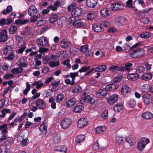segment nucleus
Here are the masks:
<instances>
[{"label": "nucleus", "instance_id": "nucleus-42", "mask_svg": "<svg viewBox=\"0 0 153 153\" xmlns=\"http://www.w3.org/2000/svg\"><path fill=\"white\" fill-rule=\"evenodd\" d=\"M150 87L148 84H145L142 86L141 88L142 91L143 92H147L149 91H150Z\"/></svg>", "mask_w": 153, "mask_h": 153}, {"label": "nucleus", "instance_id": "nucleus-27", "mask_svg": "<svg viewBox=\"0 0 153 153\" xmlns=\"http://www.w3.org/2000/svg\"><path fill=\"white\" fill-rule=\"evenodd\" d=\"M133 66V64L129 62H127L125 64V66H122L123 68L122 71H126L128 72H130L131 70V68Z\"/></svg>", "mask_w": 153, "mask_h": 153}, {"label": "nucleus", "instance_id": "nucleus-7", "mask_svg": "<svg viewBox=\"0 0 153 153\" xmlns=\"http://www.w3.org/2000/svg\"><path fill=\"white\" fill-rule=\"evenodd\" d=\"M76 2H73L68 7V11L71 12L72 15L76 16Z\"/></svg>", "mask_w": 153, "mask_h": 153}, {"label": "nucleus", "instance_id": "nucleus-14", "mask_svg": "<svg viewBox=\"0 0 153 153\" xmlns=\"http://www.w3.org/2000/svg\"><path fill=\"white\" fill-rule=\"evenodd\" d=\"M88 123L86 120L84 118L79 119L77 122V127L82 128L85 126Z\"/></svg>", "mask_w": 153, "mask_h": 153}, {"label": "nucleus", "instance_id": "nucleus-57", "mask_svg": "<svg viewBox=\"0 0 153 153\" xmlns=\"http://www.w3.org/2000/svg\"><path fill=\"white\" fill-rule=\"evenodd\" d=\"M88 46L87 45H85L81 46L80 48V50L83 53L88 50Z\"/></svg>", "mask_w": 153, "mask_h": 153}, {"label": "nucleus", "instance_id": "nucleus-26", "mask_svg": "<svg viewBox=\"0 0 153 153\" xmlns=\"http://www.w3.org/2000/svg\"><path fill=\"white\" fill-rule=\"evenodd\" d=\"M70 42L68 40L64 39H62L60 42L61 48H67L69 46Z\"/></svg>", "mask_w": 153, "mask_h": 153}, {"label": "nucleus", "instance_id": "nucleus-64", "mask_svg": "<svg viewBox=\"0 0 153 153\" xmlns=\"http://www.w3.org/2000/svg\"><path fill=\"white\" fill-rule=\"evenodd\" d=\"M122 78V76L121 75H119L114 79L113 81L114 82H119L121 81Z\"/></svg>", "mask_w": 153, "mask_h": 153}, {"label": "nucleus", "instance_id": "nucleus-21", "mask_svg": "<svg viewBox=\"0 0 153 153\" xmlns=\"http://www.w3.org/2000/svg\"><path fill=\"white\" fill-rule=\"evenodd\" d=\"M106 129V127L105 126H98L95 128V130L97 134H101L105 131Z\"/></svg>", "mask_w": 153, "mask_h": 153}, {"label": "nucleus", "instance_id": "nucleus-63", "mask_svg": "<svg viewBox=\"0 0 153 153\" xmlns=\"http://www.w3.org/2000/svg\"><path fill=\"white\" fill-rule=\"evenodd\" d=\"M14 77V75L12 74H9L5 75L4 76V79H8L13 78Z\"/></svg>", "mask_w": 153, "mask_h": 153}, {"label": "nucleus", "instance_id": "nucleus-18", "mask_svg": "<svg viewBox=\"0 0 153 153\" xmlns=\"http://www.w3.org/2000/svg\"><path fill=\"white\" fill-rule=\"evenodd\" d=\"M118 85L117 84L115 83L111 84L106 85L105 87V89L107 90L111 91L115 90L118 88Z\"/></svg>", "mask_w": 153, "mask_h": 153}, {"label": "nucleus", "instance_id": "nucleus-1", "mask_svg": "<svg viewBox=\"0 0 153 153\" xmlns=\"http://www.w3.org/2000/svg\"><path fill=\"white\" fill-rule=\"evenodd\" d=\"M145 54V50L140 48L137 49L132 51L131 55L133 58H139L144 56Z\"/></svg>", "mask_w": 153, "mask_h": 153}, {"label": "nucleus", "instance_id": "nucleus-44", "mask_svg": "<svg viewBox=\"0 0 153 153\" xmlns=\"http://www.w3.org/2000/svg\"><path fill=\"white\" fill-rule=\"evenodd\" d=\"M85 139V136L83 134L77 135V145L78 143H80L83 142Z\"/></svg>", "mask_w": 153, "mask_h": 153}, {"label": "nucleus", "instance_id": "nucleus-4", "mask_svg": "<svg viewBox=\"0 0 153 153\" xmlns=\"http://www.w3.org/2000/svg\"><path fill=\"white\" fill-rule=\"evenodd\" d=\"M149 143L150 140L149 138H143L139 140L137 148L140 151H142L145 147L146 145Z\"/></svg>", "mask_w": 153, "mask_h": 153}, {"label": "nucleus", "instance_id": "nucleus-51", "mask_svg": "<svg viewBox=\"0 0 153 153\" xmlns=\"http://www.w3.org/2000/svg\"><path fill=\"white\" fill-rule=\"evenodd\" d=\"M150 33L148 32L144 33H140L139 34V36L141 38L144 39H147L150 37Z\"/></svg>", "mask_w": 153, "mask_h": 153}, {"label": "nucleus", "instance_id": "nucleus-31", "mask_svg": "<svg viewBox=\"0 0 153 153\" xmlns=\"http://www.w3.org/2000/svg\"><path fill=\"white\" fill-rule=\"evenodd\" d=\"M130 88L127 85H123L121 89V93L123 94H126L130 91Z\"/></svg>", "mask_w": 153, "mask_h": 153}, {"label": "nucleus", "instance_id": "nucleus-33", "mask_svg": "<svg viewBox=\"0 0 153 153\" xmlns=\"http://www.w3.org/2000/svg\"><path fill=\"white\" fill-rule=\"evenodd\" d=\"M49 102L51 103V108L53 109H55L56 108V103L55 102V99L53 97H50L49 99Z\"/></svg>", "mask_w": 153, "mask_h": 153}, {"label": "nucleus", "instance_id": "nucleus-59", "mask_svg": "<svg viewBox=\"0 0 153 153\" xmlns=\"http://www.w3.org/2000/svg\"><path fill=\"white\" fill-rule=\"evenodd\" d=\"M69 21L70 24H72L73 26L76 25V20H75V18L74 17H72L69 18Z\"/></svg>", "mask_w": 153, "mask_h": 153}, {"label": "nucleus", "instance_id": "nucleus-43", "mask_svg": "<svg viewBox=\"0 0 153 153\" xmlns=\"http://www.w3.org/2000/svg\"><path fill=\"white\" fill-rule=\"evenodd\" d=\"M26 88L23 91V94L25 95H27L30 89V85L28 82H26Z\"/></svg>", "mask_w": 153, "mask_h": 153}, {"label": "nucleus", "instance_id": "nucleus-53", "mask_svg": "<svg viewBox=\"0 0 153 153\" xmlns=\"http://www.w3.org/2000/svg\"><path fill=\"white\" fill-rule=\"evenodd\" d=\"M12 10V6L9 5L8 6L6 9H4L3 11V14L4 15L7 14L10 12Z\"/></svg>", "mask_w": 153, "mask_h": 153}, {"label": "nucleus", "instance_id": "nucleus-38", "mask_svg": "<svg viewBox=\"0 0 153 153\" xmlns=\"http://www.w3.org/2000/svg\"><path fill=\"white\" fill-rule=\"evenodd\" d=\"M29 20L28 19H24L23 20L19 19L16 20L15 21V23L17 25H24L26 24L28 22Z\"/></svg>", "mask_w": 153, "mask_h": 153}, {"label": "nucleus", "instance_id": "nucleus-24", "mask_svg": "<svg viewBox=\"0 0 153 153\" xmlns=\"http://www.w3.org/2000/svg\"><path fill=\"white\" fill-rule=\"evenodd\" d=\"M13 22L12 19L11 18L1 19L0 20V25H5L10 24Z\"/></svg>", "mask_w": 153, "mask_h": 153}, {"label": "nucleus", "instance_id": "nucleus-23", "mask_svg": "<svg viewBox=\"0 0 153 153\" xmlns=\"http://www.w3.org/2000/svg\"><path fill=\"white\" fill-rule=\"evenodd\" d=\"M76 102V100L75 98H73L68 100L66 103V106L67 108H71L73 107Z\"/></svg>", "mask_w": 153, "mask_h": 153}, {"label": "nucleus", "instance_id": "nucleus-30", "mask_svg": "<svg viewBox=\"0 0 153 153\" xmlns=\"http://www.w3.org/2000/svg\"><path fill=\"white\" fill-rule=\"evenodd\" d=\"M54 150L56 151L63 152L65 153L67 151V148L65 146H58L55 148Z\"/></svg>", "mask_w": 153, "mask_h": 153}, {"label": "nucleus", "instance_id": "nucleus-10", "mask_svg": "<svg viewBox=\"0 0 153 153\" xmlns=\"http://www.w3.org/2000/svg\"><path fill=\"white\" fill-rule=\"evenodd\" d=\"M7 31V30H2L0 33V42H5L8 39Z\"/></svg>", "mask_w": 153, "mask_h": 153}, {"label": "nucleus", "instance_id": "nucleus-19", "mask_svg": "<svg viewBox=\"0 0 153 153\" xmlns=\"http://www.w3.org/2000/svg\"><path fill=\"white\" fill-rule=\"evenodd\" d=\"M107 68L106 66L103 65H100L96 68H94L95 72H102L105 71Z\"/></svg>", "mask_w": 153, "mask_h": 153}, {"label": "nucleus", "instance_id": "nucleus-9", "mask_svg": "<svg viewBox=\"0 0 153 153\" xmlns=\"http://www.w3.org/2000/svg\"><path fill=\"white\" fill-rule=\"evenodd\" d=\"M36 105L39 109L42 110L46 107V103L42 99H39L36 101Z\"/></svg>", "mask_w": 153, "mask_h": 153}, {"label": "nucleus", "instance_id": "nucleus-28", "mask_svg": "<svg viewBox=\"0 0 153 153\" xmlns=\"http://www.w3.org/2000/svg\"><path fill=\"white\" fill-rule=\"evenodd\" d=\"M43 85L44 83L43 82L40 80L36 81L32 84V85L33 86H36V87L37 89L41 88Z\"/></svg>", "mask_w": 153, "mask_h": 153}, {"label": "nucleus", "instance_id": "nucleus-15", "mask_svg": "<svg viewBox=\"0 0 153 153\" xmlns=\"http://www.w3.org/2000/svg\"><path fill=\"white\" fill-rule=\"evenodd\" d=\"M37 13V10L34 5H30L28 9V13L30 16L34 15Z\"/></svg>", "mask_w": 153, "mask_h": 153}, {"label": "nucleus", "instance_id": "nucleus-35", "mask_svg": "<svg viewBox=\"0 0 153 153\" xmlns=\"http://www.w3.org/2000/svg\"><path fill=\"white\" fill-rule=\"evenodd\" d=\"M58 16L56 14H53L51 16L49 19V22L50 23H53L58 19Z\"/></svg>", "mask_w": 153, "mask_h": 153}, {"label": "nucleus", "instance_id": "nucleus-32", "mask_svg": "<svg viewBox=\"0 0 153 153\" xmlns=\"http://www.w3.org/2000/svg\"><path fill=\"white\" fill-rule=\"evenodd\" d=\"M123 108L122 104L118 103L114 105V111L119 112L123 109Z\"/></svg>", "mask_w": 153, "mask_h": 153}, {"label": "nucleus", "instance_id": "nucleus-50", "mask_svg": "<svg viewBox=\"0 0 153 153\" xmlns=\"http://www.w3.org/2000/svg\"><path fill=\"white\" fill-rule=\"evenodd\" d=\"M82 91V88L79 85H77V96L79 95L81 96V94H82V96H85L86 95V94L85 92L83 91L81 92Z\"/></svg>", "mask_w": 153, "mask_h": 153}, {"label": "nucleus", "instance_id": "nucleus-8", "mask_svg": "<svg viewBox=\"0 0 153 153\" xmlns=\"http://www.w3.org/2000/svg\"><path fill=\"white\" fill-rule=\"evenodd\" d=\"M111 9L114 11L120 10H123L124 6L122 4L119 3H114L111 5Z\"/></svg>", "mask_w": 153, "mask_h": 153}, {"label": "nucleus", "instance_id": "nucleus-54", "mask_svg": "<svg viewBox=\"0 0 153 153\" xmlns=\"http://www.w3.org/2000/svg\"><path fill=\"white\" fill-rule=\"evenodd\" d=\"M85 26V24L82 22V19H77V28H83Z\"/></svg>", "mask_w": 153, "mask_h": 153}, {"label": "nucleus", "instance_id": "nucleus-62", "mask_svg": "<svg viewBox=\"0 0 153 153\" xmlns=\"http://www.w3.org/2000/svg\"><path fill=\"white\" fill-rule=\"evenodd\" d=\"M17 29V27L12 26L9 29V31L10 34H13L16 32Z\"/></svg>", "mask_w": 153, "mask_h": 153}, {"label": "nucleus", "instance_id": "nucleus-52", "mask_svg": "<svg viewBox=\"0 0 153 153\" xmlns=\"http://www.w3.org/2000/svg\"><path fill=\"white\" fill-rule=\"evenodd\" d=\"M108 111L105 110L102 111L101 113V117L104 120L106 119L108 117Z\"/></svg>", "mask_w": 153, "mask_h": 153}, {"label": "nucleus", "instance_id": "nucleus-11", "mask_svg": "<svg viewBox=\"0 0 153 153\" xmlns=\"http://www.w3.org/2000/svg\"><path fill=\"white\" fill-rule=\"evenodd\" d=\"M143 98L144 103L146 105L149 104L152 101V97L148 94H144L143 96Z\"/></svg>", "mask_w": 153, "mask_h": 153}, {"label": "nucleus", "instance_id": "nucleus-16", "mask_svg": "<svg viewBox=\"0 0 153 153\" xmlns=\"http://www.w3.org/2000/svg\"><path fill=\"white\" fill-rule=\"evenodd\" d=\"M108 94L107 91L105 89H100L97 93V96L101 98H102L106 96Z\"/></svg>", "mask_w": 153, "mask_h": 153}, {"label": "nucleus", "instance_id": "nucleus-5", "mask_svg": "<svg viewBox=\"0 0 153 153\" xmlns=\"http://www.w3.org/2000/svg\"><path fill=\"white\" fill-rule=\"evenodd\" d=\"M92 30L96 33L101 32L104 30L102 25L98 23H95L92 25Z\"/></svg>", "mask_w": 153, "mask_h": 153}, {"label": "nucleus", "instance_id": "nucleus-2", "mask_svg": "<svg viewBox=\"0 0 153 153\" xmlns=\"http://www.w3.org/2000/svg\"><path fill=\"white\" fill-rule=\"evenodd\" d=\"M36 42L38 45L44 47L48 46L49 45L48 39L44 36L37 38Z\"/></svg>", "mask_w": 153, "mask_h": 153}, {"label": "nucleus", "instance_id": "nucleus-45", "mask_svg": "<svg viewBox=\"0 0 153 153\" xmlns=\"http://www.w3.org/2000/svg\"><path fill=\"white\" fill-rule=\"evenodd\" d=\"M64 98V94L62 93H60L56 96V100L57 102L59 103L61 102Z\"/></svg>", "mask_w": 153, "mask_h": 153}, {"label": "nucleus", "instance_id": "nucleus-37", "mask_svg": "<svg viewBox=\"0 0 153 153\" xmlns=\"http://www.w3.org/2000/svg\"><path fill=\"white\" fill-rule=\"evenodd\" d=\"M96 17V13L94 12H92L88 13L86 17L88 20H91L94 19Z\"/></svg>", "mask_w": 153, "mask_h": 153}, {"label": "nucleus", "instance_id": "nucleus-61", "mask_svg": "<svg viewBox=\"0 0 153 153\" xmlns=\"http://www.w3.org/2000/svg\"><path fill=\"white\" fill-rule=\"evenodd\" d=\"M49 49L45 47H41L39 48V52L42 54L44 53L47 52Z\"/></svg>", "mask_w": 153, "mask_h": 153}, {"label": "nucleus", "instance_id": "nucleus-36", "mask_svg": "<svg viewBox=\"0 0 153 153\" xmlns=\"http://www.w3.org/2000/svg\"><path fill=\"white\" fill-rule=\"evenodd\" d=\"M131 137H129L127 138H125V142H126L128 143L130 146H133L135 142V140L134 139H131Z\"/></svg>", "mask_w": 153, "mask_h": 153}, {"label": "nucleus", "instance_id": "nucleus-25", "mask_svg": "<svg viewBox=\"0 0 153 153\" xmlns=\"http://www.w3.org/2000/svg\"><path fill=\"white\" fill-rule=\"evenodd\" d=\"M118 98L117 95L116 94H113L111 96L110 99L108 100V101L111 104L114 103L117 101Z\"/></svg>", "mask_w": 153, "mask_h": 153}, {"label": "nucleus", "instance_id": "nucleus-3", "mask_svg": "<svg viewBox=\"0 0 153 153\" xmlns=\"http://www.w3.org/2000/svg\"><path fill=\"white\" fill-rule=\"evenodd\" d=\"M115 21V24L118 27L125 25L127 22V19L125 17L122 16L116 17Z\"/></svg>", "mask_w": 153, "mask_h": 153}, {"label": "nucleus", "instance_id": "nucleus-40", "mask_svg": "<svg viewBox=\"0 0 153 153\" xmlns=\"http://www.w3.org/2000/svg\"><path fill=\"white\" fill-rule=\"evenodd\" d=\"M123 68L121 66L118 67L117 66H112L110 67V70L113 71H122Z\"/></svg>", "mask_w": 153, "mask_h": 153}, {"label": "nucleus", "instance_id": "nucleus-20", "mask_svg": "<svg viewBox=\"0 0 153 153\" xmlns=\"http://www.w3.org/2000/svg\"><path fill=\"white\" fill-rule=\"evenodd\" d=\"M142 116L144 119L150 120L153 118V114L150 112L146 111L142 114Z\"/></svg>", "mask_w": 153, "mask_h": 153}, {"label": "nucleus", "instance_id": "nucleus-49", "mask_svg": "<svg viewBox=\"0 0 153 153\" xmlns=\"http://www.w3.org/2000/svg\"><path fill=\"white\" fill-rule=\"evenodd\" d=\"M128 104L129 107L131 108L134 107L136 105L135 101L132 99H130L129 100Z\"/></svg>", "mask_w": 153, "mask_h": 153}, {"label": "nucleus", "instance_id": "nucleus-39", "mask_svg": "<svg viewBox=\"0 0 153 153\" xmlns=\"http://www.w3.org/2000/svg\"><path fill=\"white\" fill-rule=\"evenodd\" d=\"M59 62L58 61L53 60L50 62L48 65L51 67H54L57 66L59 65Z\"/></svg>", "mask_w": 153, "mask_h": 153}, {"label": "nucleus", "instance_id": "nucleus-48", "mask_svg": "<svg viewBox=\"0 0 153 153\" xmlns=\"http://www.w3.org/2000/svg\"><path fill=\"white\" fill-rule=\"evenodd\" d=\"M23 70V69L21 68H14L11 70V72L15 74H17L20 73Z\"/></svg>", "mask_w": 153, "mask_h": 153}, {"label": "nucleus", "instance_id": "nucleus-56", "mask_svg": "<svg viewBox=\"0 0 153 153\" xmlns=\"http://www.w3.org/2000/svg\"><path fill=\"white\" fill-rule=\"evenodd\" d=\"M70 75L71 77L72 78V82H71V85H73L75 83L74 81L76 77V73H70Z\"/></svg>", "mask_w": 153, "mask_h": 153}, {"label": "nucleus", "instance_id": "nucleus-22", "mask_svg": "<svg viewBox=\"0 0 153 153\" xmlns=\"http://www.w3.org/2000/svg\"><path fill=\"white\" fill-rule=\"evenodd\" d=\"M110 15L108 10L106 8L102 9L100 11V15L102 17H107L109 16Z\"/></svg>", "mask_w": 153, "mask_h": 153}, {"label": "nucleus", "instance_id": "nucleus-58", "mask_svg": "<svg viewBox=\"0 0 153 153\" xmlns=\"http://www.w3.org/2000/svg\"><path fill=\"white\" fill-rule=\"evenodd\" d=\"M29 141V140L27 138H25L21 141L20 144L23 146H26L28 144Z\"/></svg>", "mask_w": 153, "mask_h": 153}, {"label": "nucleus", "instance_id": "nucleus-17", "mask_svg": "<svg viewBox=\"0 0 153 153\" xmlns=\"http://www.w3.org/2000/svg\"><path fill=\"white\" fill-rule=\"evenodd\" d=\"M127 78L128 80L135 81L139 78V75L135 73L129 74L127 75Z\"/></svg>", "mask_w": 153, "mask_h": 153}, {"label": "nucleus", "instance_id": "nucleus-60", "mask_svg": "<svg viewBox=\"0 0 153 153\" xmlns=\"http://www.w3.org/2000/svg\"><path fill=\"white\" fill-rule=\"evenodd\" d=\"M18 65L20 67H26L27 66V64L25 62H22L21 60H19L17 62Z\"/></svg>", "mask_w": 153, "mask_h": 153}, {"label": "nucleus", "instance_id": "nucleus-12", "mask_svg": "<svg viewBox=\"0 0 153 153\" xmlns=\"http://www.w3.org/2000/svg\"><path fill=\"white\" fill-rule=\"evenodd\" d=\"M98 0H87L86 5L89 8H94L97 5Z\"/></svg>", "mask_w": 153, "mask_h": 153}, {"label": "nucleus", "instance_id": "nucleus-41", "mask_svg": "<svg viewBox=\"0 0 153 153\" xmlns=\"http://www.w3.org/2000/svg\"><path fill=\"white\" fill-rule=\"evenodd\" d=\"M92 148L93 150L96 151H100L102 149L101 147L99 146V145L98 142L97 140L95 143L93 145Z\"/></svg>", "mask_w": 153, "mask_h": 153}, {"label": "nucleus", "instance_id": "nucleus-13", "mask_svg": "<svg viewBox=\"0 0 153 153\" xmlns=\"http://www.w3.org/2000/svg\"><path fill=\"white\" fill-rule=\"evenodd\" d=\"M153 75L150 72L144 73L141 76V79L145 81H148L152 79Z\"/></svg>", "mask_w": 153, "mask_h": 153}, {"label": "nucleus", "instance_id": "nucleus-46", "mask_svg": "<svg viewBox=\"0 0 153 153\" xmlns=\"http://www.w3.org/2000/svg\"><path fill=\"white\" fill-rule=\"evenodd\" d=\"M90 98H91V97L89 95L82 97V99L80 100V103L82 104L85 102H88Z\"/></svg>", "mask_w": 153, "mask_h": 153}, {"label": "nucleus", "instance_id": "nucleus-6", "mask_svg": "<svg viewBox=\"0 0 153 153\" xmlns=\"http://www.w3.org/2000/svg\"><path fill=\"white\" fill-rule=\"evenodd\" d=\"M72 123L71 120L69 118H64L61 122L62 128H66L69 127Z\"/></svg>", "mask_w": 153, "mask_h": 153}, {"label": "nucleus", "instance_id": "nucleus-34", "mask_svg": "<svg viewBox=\"0 0 153 153\" xmlns=\"http://www.w3.org/2000/svg\"><path fill=\"white\" fill-rule=\"evenodd\" d=\"M10 110L9 109L5 108L1 111V114L0 115V117L1 118L4 117L7 114L10 113Z\"/></svg>", "mask_w": 153, "mask_h": 153}, {"label": "nucleus", "instance_id": "nucleus-47", "mask_svg": "<svg viewBox=\"0 0 153 153\" xmlns=\"http://www.w3.org/2000/svg\"><path fill=\"white\" fill-rule=\"evenodd\" d=\"M39 129L40 131L42 132L43 133H45L47 130V127L45 123H43L40 125L39 128Z\"/></svg>", "mask_w": 153, "mask_h": 153}, {"label": "nucleus", "instance_id": "nucleus-29", "mask_svg": "<svg viewBox=\"0 0 153 153\" xmlns=\"http://www.w3.org/2000/svg\"><path fill=\"white\" fill-rule=\"evenodd\" d=\"M0 131L1 132V134H6L7 133V125L4 124L0 126Z\"/></svg>", "mask_w": 153, "mask_h": 153}, {"label": "nucleus", "instance_id": "nucleus-55", "mask_svg": "<svg viewBox=\"0 0 153 153\" xmlns=\"http://www.w3.org/2000/svg\"><path fill=\"white\" fill-rule=\"evenodd\" d=\"M12 49V47L10 46H7L4 50V54H7L10 52Z\"/></svg>", "mask_w": 153, "mask_h": 153}]
</instances>
